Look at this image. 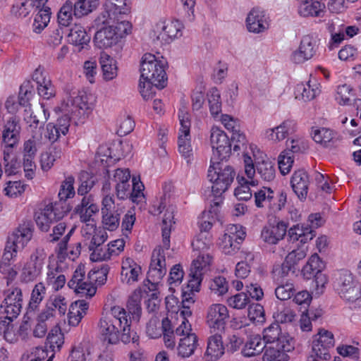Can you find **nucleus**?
<instances>
[{"mask_svg":"<svg viewBox=\"0 0 361 361\" xmlns=\"http://www.w3.org/2000/svg\"><path fill=\"white\" fill-rule=\"evenodd\" d=\"M142 275V267L133 258L124 257L121 260L120 279L123 283L133 285Z\"/></svg>","mask_w":361,"mask_h":361,"instance_id":"27","label":"nucleus"},{"mask_svg":"<svg viewBox=\"0 0 361 361\" xmlns=\"http://www.w3.org/2000/svg\"><path fill=\"white\" fill-rule=\"evenodd\" d=\"M75 178L72 176H67L62 181L59 192L58 194L61 201H66L68 199L73 198L75 194L74 189Z\"/></svg>","mask_w":361,"mask_h":361,"instance_id":"59","label":"nucleus"},{"mask_svg":"<svg viewBox=\"0 0 361 361\" xmlns=\"http://www.w3.org/2000/svg\"><path fill=\"white\" fill-rule=\"evenodd\" d=\"M207 100L211 115L214 118H218L221 111V101L219 91L214 87L207 93Z\"/></svg>","mask_w":361,"mask_h":361,"instance_id":"55","label":"nucleus"},{"mask_svg":"<svg viewBox=\"0 0 361 361\" xmlns=\"http://www.w3.org/2000/svg\"><path fill=\"white\" fill-rule=\"evenodd\" d=\"M336 290L341 298L355 302L361 298V286L348 271H343L336 281Z\"/></svg>","mask_w":361,"mask_h":361,"instance_id":"14","label":"nucleus"},{"mask_svg":"<svg viewBox=\"0 0 361 361\" xmlns=\"http://www.w3.org/2000/svg\"><path fill=\"white\" fill-rule=\"evenodd\" d=\"M325 8L322 0H300L298 13L302 17H322Z\"/></svg>","mask_w":361,"mask_h":361,"instance_id":"34","label":"nucleus"},{"mask_svg":"<svg viewBox=\"0 0 361 361\" xmlns=\"http://www.w3.org/2000/svg\"><path fill=\"white\" fill-rule=\"evenodd\" d=\"M311 135L314 142L325 147L333 145L336 139L335 132L326 128H313Z\"/></svg>","mask_w":361,"mask_h":361,"instance_id":"41","label":"nucleus"},{"mask_svg":"<svg viewBox=\"0 0 361 361\" xmlns=\"http://www.w3.org/2000/svg\"><path fill=\"white\" fill-rule=\"evenodd\" d=\"M283 336H288L281 334L280 326L278 323H272L263 331V341L266 344L271 345L274 343H279Z\"/></svg>","mask_w":361,"mask_h":361,"instance_id":"56","label":"nucleus"},{"mask_svg":"<svg viewBox=\"0 0 361 361\" xmlns=\"http://www.w3.org/2000/svg\"><path fill=\"white\" fill-rule=\"evenodd\" d=\"M245 24L250 32L259 34L266 32L269 29L270 20L264 10L254 8L248 13Z\"/></svg>","mask_w":361,"mask_h":361,"instance_id":"26","label":"nucleus"},{"mask_svg":"<svg viewBox=\"0 0 361 361\" xmlns=\"http://www.w3.org/2000/svg\"><path fill=\"white\" fill-rule=\"evenodd\" d=\"M74 15V5L71 0H66L57 13V21L59 27H68Z\"/></svg>","mask_w":361,"mask_h":361,"instance_id":"49","label":"nucleus"},{"mask_svg":"<svg viewBox=\"0 0 361 361\" xmlns=\"http://www.w3.org/2000/svg\"><path fill=\"white\" fill-rule=\"evenodd\" d=\"M142 291L140 288L135 289L130 295L127 303L128 313L131 314L133 320L139 321L141 316L140 301Z\"/></svg>","mask_w":361,"mask_h":361,"instance_id":"47","label":"nucleus"},{"mask_svg":"<svg viewBox=\"0 0 361 361\" xmlns=\"http://www.w3.org/2000/svg\"><path fill=\"white\" fill-rule=\"evenodd\" d=\"M123 212V207L117 204V209L114 213H105L102 214L103 230L110 231H115L118 228L120 224V214Z\"/></svg>","mask_w":361,"mask_h":361,"instance_id":"54","label":"nucleus"},{"mask_svg":"<svg viewBox=\"0 0 361 361\" xmlns=\"http://www.w3.org/2000/svg\"><path fill=\"white\" fill-rule=\"evenodd\" d=\"M328 30L331 34L329 48L332 50L337 47L345 39V36L341 25H336L334 23L329 24Z\"/></svg>","mask_w":361,"mask_h":361,"instance_id":"57","label":"nucleus"},{"mask_svg":"<svg viewBox=\"0 0 361 361\" xmlns=\"http://www.w3.org/2000/svg\"><path fill=\"white\" fill-rule=\"evenodd\" d=\"M163 340L165 346L169 349H173L176 346V331L172 329L171 324L168 318L163 319Z\"/></svg>","mask_w":361,"mask_h":361,"instance_id":"61","label":"nucleus"},{"mask_svg":"<svg viewBox=\"0 0 361 361\" xmlns=\"http://www.w3.org/2000/svg\"><path fill=\"white\" fill-rule=\"evenodd\" d=\"M290 183L293 191L300 199L306 197L309 185V177L305 171H296L292 176Z\"/></svg>","mask_w":361,"mask_h":361,"instance_id":"37","label":"nucleus"},{"mask_svg":"<svg viewBox=\"0 0 361 361\" xmlns=\"http://www.w3.org/2000/svg\"><path fill=\"white\" fill-rule=\"evenodd\" d=\"M130 12L128 0H106L96 18L97 25H113Z\"/></svg>","mask_w":361,"mask_h":361,"instance_id":"6","label":"nucleus"},{"mask_svg":"<svg viewBox=\"0 0 361 361\" xmlns=\"http://www.w3.org/2000/svg\"><path fill=\"white\" fill-rule=\"evenodd\" d=\"M166 271L164 249L158 247L152 252L149 269L147 273V281L151 284V287H148L149 290L157 289L158 284L166 275Z\"/></svg>","mask_w":361,"mask_h":361,"instance_id":"15","label":"nucleus"},{"mask_svg":"<svg viewBox=\"0 0 361 361\" xmlns=\"http://www.w3.org/2000/svg\"><path fill=\"white\" fill-rule=\"evenodd\" d=\"M96 103L95 97L84 91L73 92L62 101L60 111L66 115L76 117L87 116Z\"/></svg>","mask_w":361,"mask_h":361,"instance_id":"3","label":"nucleus"},{"mask_svg":"<svg viewBox=\"0 0 361 361\" xmlns=\"http://www.w3.org/2000/svg\"><path fill=\"white\" fill-rule=\"evenodd\" d=\"M69 41L75 46L79 47L80 49L87 45L90 41V37L87 33L85 29L78 24H75L71 29L69 35Z\"/></svg>","mask_w":361,"mask_h":361,"instance_id":"44","label":"nucleus"},{"mask_svg":"<svg viewBox=\"0 0 361 361\" xmlns=\"http://www.w3.org/2000/svg\"><path fill=\"white\" fill-rule=\"evenodd\" d=\"M175 207L170 203L166 196L161 199L157 204H154L150 212L153 215H159L164 213L162 219V238L164 249L168 250L170 247V233L174 224Z\"/></svg>","mask_w":361,"mask_h":361,"instance_id":"7","label":"nucleus"},{"mask_svg":"<svg viewBox=\"0 0 361 361\" xmlns=\"http://www.w3.org/2000/svg\"><path fill=\"white\" fill-rule=\"evenodd\" d=\"M51 8H40L35 15L32 24V30L35 33H40L48 25L51 19Z\"/></svg>","mask_w":361,"mask_h":361,"instance_id":"53","label":"nucleus"},{"mask_svg":"<svg viewBox=\"0 0 361 361\" xmlns=\"http://www.w3.org/2000/svg\"><path fill=\"white\" fill-rule=\"evenodd\" d=\"M33 229L29 222L20 224L8 238V241L20 250H23L31 240Z\"/></svg>","mask_w":361,"mask_h":361,"instance_id":"30","label":"nucleus"},{"mask_svg":"<svg viewBox=\"0 0 361 361\" xmlns=\"http://www.w3.org/2000/svg\"><path fill=\"white\" fill-rule=\"evenodd\" d=\"M23 295L21 289L13 288L10 289L1 305L2 314L5 319L13 321L20 314L22 308Z\"/></svg>","mask_w":361,"mask_h":361,"instance_id":"22","label":"nucleus"},{"mask_svg":"<svg viewBox=\"0 0 361 361\" xmlns=\"http://www.w3.org/2000/svg\"><path fill=\"white\" fill-rule=\"evenodd\" d=\"M68 209L61 203H49L35 214V220L39 230L47 232L51 225L60 219L67 213Z\"/></svg>","mask_w":361,"mask_h":361,"instance_id":"10","label":"nucleus"},{"mask_svg":"<svg viewBox=\"0 0 361 361\" xmlns=\"http://www.w3.org/2000/svg\"><path fill=\"white\" fill-rule=\"evenodd\" d=\"M319 48V39L315 34L302 37L300 45L290 55V61L296 64L303 63L317 55Z\"/></svg>","mask_w":361,"mask_h":361,"instance_id":"18","label":"nucleus"},{"mask_svg":"<svg viewBox=\"0 0 361 361\" xmlns=\"http://www.w3.org/2000/svg\"><path fill=\"white\" fill-rule=\"evenodd\" d=\"M229 319L227 307L221 303H214L207 310L206 322L213 331L223 330Z\"/></svg>","mask_w":361,"mask_h":361,"instance_id":"24","label":"nucleus"},{"mask_svg":"<svg viewBox=\"0 0 361 361\" xmlns=\"http://www.w3.org/2000/svg\"><path fill=\"white\" fill-rule=\"evenodd\" d=\"M99 210V206L94 203L91 196H88L82 199L80 203L75 207L74 212L79 215L80 221L84 222L85 225L94 224L97 226L95 221L92 219V216Z\"/></svg>","mask_w":361,"mask_h":361,"instance_id":"31","label":"nucleus"},{"mask_svg":"<svg viewBox=\"0 0 361 361\" xmlns=\"http://www.w3.org/2000/svg\"><path fill=\"white\" fill-rule=\"evenodd\" d=\"M353 95V88L350 85H338L336 90L335 99L340 105H348Z\"/></svg>","mask_w":361,"mask_h":361,"instance_id":"64","label":"nucleus"},{"mask_svg":"<svg viewBox=\"0 0 361 361\" xmlns=\"http://www.w3.org/2000/svg\"><path fill=\"white\" fill-rule=\"evenodd\" d=\"M178 118L180 125L178 137V151L187 159V162H189L192 157L190 114L185 109H180L178 111Z\"/></svg>","mask_w":361,"mask_h":361,"instance_id":"13","label":"nucleus"},{"mask_svg":"<svg viewBox=\"0 0 361 361\" xmlns=\"http://www.w3.org/2000/svg\"><path fill=\"white\" fill-rule=\"evenodd\" d=\"M256 169L253 160L248 157L245 158L244 176L238 175L237 181L238 186L235 189V196L240 200H248L251 198L252 192L250 186H257L259 183L255 178Z\"/></svg>","mask_w":361,"mask_h":361,"instance_id":"8","label":"nucleus"},{"mask_svg":"<svg viewBox=\"0 0 361 361\" xmlns=\"http://www.w3.org/2000/svg\"><path fill=\"white\" fill-rule=\"evenodd\" d=\"M184 277V271L180 264L173 266L169 272L168 279L169 290L171 293L175 292V288L178 287Z\"/></svg>","mask_w":361,"mask_h":361,"instance_id":"60","label":"nucleus"},{"mask_svg":"<svg viewBox=\"0 0 361 361\" xmlns=\"http://www.w3.org/2000/svg\"><path fill=\"white\" fill-rule=\"evenodd\" d=\"M32 80L37 83L38 94L44 99H49L56 95V88L50 77L40 67L35 69Z\"/></svg>","mask_w":361,"mask_h":361,"instance_id":"28","label":"nucleus"},{"mask_svg":"<svg viewBox=\"0 0 361 361\" xmlns=\"http://www.w3.org/2000/svg\"><path fill=\"white\" fill-rule=\"evenodd\" d=\"M74 228L68 232L65 236L64 240L59 245V252L58 254V261L56 264H49L47 272L46 283L47 286L51 287L54 291H58L62 288L66 282L65 275L63 274L61 266L62 259L63 258V251L66 250V243L70 236L73 232Z\"/></svg>","mask_w":361,"mask_h":361,"instance_id":"9","label":"nucleus"},{"mask_svg":"<svg viewBox=\"0 0 361 361\" xmlns=\"http://www.w3.org/2000/svg\"><path fill=\"white\" fill-rule=\"evenodd\" d=\"M166 61L150 53H145L140 61V78L154 82L158 88H163L166 82Z\"/></svg>","mask_w":361,"mask_h":361,"instance_id":"4","label":"nucleus"},{"mask_svg":"<svg viewBox=\"0 0 361 361\" xmlns=\"http://www.w3.org/2000/svg\"><path fill=\"white\" fill-rule=\"evenodd\" d=\"M307 253V248L305 247H298L293 250L288 254L285 262L283 264V269L288 268L292 269L294 265L297 264L300 260L304 259Z\"/></svg>","mask_w":361,"mask_h":361,"instance_id":"58","label":"nucleus"},{"mask_svg":"<svg viewBox=\"0 0 361 361\" xmlns=\"http://www.w3.org/2000/svg\"><path fill=\"white\" fill-rule=\"evenodd\" d=\"M265 348V343L259 335L250 336L242 350L245 357H253L259 355Z\"/></svg>","mask_w":361,"mask_h":361,"instance_id":"42","label":"nucleus"},{"mask_svg":"<svg viewBox=\"0 0 361 361\" xmlns=\"http://www.w3.org/2000/svg\"><path fill=\"white\" fill-rule=\"evenodd\" d=\"M119 40L114 31V26L106 25L96 32L93 41L97 48L107 49L116 45Z\"/></svg>","mask_w":361,"mask_h":361,"instance_id":"33","label":"nucleus"},{"mask_svg":"<svg viewBox=\"0 0 361 361\" xmlns=\"http://www.w3.org/2000/svg\"><path fill=\"white\" fill-rule=\"evenodd\" d=\"M319 93V85L315 80L297 85L295 91V98L304 101L312 100Z\"/></svg>","mask_w":361,"mask_h":361,"instance_id":"39","label":"nucleus"},{"mask_svg":"<svg viewBox=\"0 0 361 361\" xmlns=\"http://www.w3.org/2000/svg\"><path fill=\"white\" fill-rule=\"evenodd\" d=\"M74 5V15L77 18L87 16L99 6V0H77Z\"/></svg>","mask_w":361,"mask_h":361,"instance_id":"52","label":"nucleus"},{"mask_svg":"<svg viewBox=\"0 0 361 361\" xmlns=\"http://www.w3.org/2000/svg\"><path fill=\"white\" fill-rule=\"evenodd\" d=\"M130 318L126 310L120 306H114L103 314L98 324V331L102 340L109 344H116L121 340L130 343Z\"/></svg>","mask_w":361,"mask_h":361,"instance_id":"1","label":"nucleus"},{"mask_svg":"<svg viewBox=\"0 0 361 361\" xmlns=\"http://www.w3.org/2000/svg\"><path fill=\"white\" fill-rule=\"evenodd\" d=\"M245 237V232L242 226L230 224L219 238V249L226 255H233L239 249V244Z\"/></svg>","mask_w":361,"mask_h":361,"instance_id":"19","label":"nucleus"},{"mask_svg":"<svg viewBox=\"0 0 361 361\" xmlns=\"http://www.w3.org/2000/svg\"><path fill=\"white\" fill-rule=\"evenodd\" d=\"M212 263V257L209 252L198 254L192 260L188 285L191 291L200 290L204 275L209 270Z\"/></svg>","mask_w":361,"mask_h":361,"instance_id":"11","label":"nucleus"},{"mask_svg":"<svg viewBox=\"0 0 361 361\" xmlns=\"http://www.w3.org/2000/svg\"><path fill=\"white\" fill-rule=\"evenodd\" d=\"M242 259L236 264L235 274L238 278L245 279L250 273L251 264L254 261L255 255L250 252H243Z\"/></svg>","mask_w":361,"mask_h":361,"instance_id":"51","label":"nucleus"},{"mask_svg":"<svg viewBox=\"0 0 361 361\" xmlns=\"http://www.w3.org/2000/svg\"><path fill=\"white\" fill-rule=\"evenodd\" d=\"M163 320L160 322L156 317H152L147 324L146 334L150 338H158L163 333Z\"/></svg>","mask_w":361,"mask_h":361,"instance_id":"63","label":"nucleus"},{"mask_svg":"<svg viewBox=\"0 0 361 361\" xmlns=\"http://www.w3.org/2000/svg\"><path fill=\"white\" fill-rule=\"evenodd\" d=\"M287 228L288 224L283 221H279L276 224H269L262 229V238L269 244H276L283 238Z\"/></svg>","mask_w":361,"mask_h":361,"instance_id":"32","label":"nucleus"},{"mask_svg":"<svg viewBox=\"0 0 361 361\" xmlns=\"http://www.w3.org/2000/svg\"><path fill=\"white\" fill-rule=\"evenodd\" d=\"M209 140L213 153L219 159L222 160L229 156L231 150V141L219 127L213 126L211 128Z\"/></svg>","mask_w":361,"mask_h":361,"instance_id":"21","label":"nucleus"},{"mask_svg":"<svg viewBox=\"0 0 361 361\" xmlns=\"http://www.w3.org/2000/svg\"><path fill=\"white\" fill-rule=\"evenodd\" d=\"M47 253L43 247H37L25 263L20 274L23 281L29 283L37 279L42 274Z\"/></svg>","mask_w":361,"mask_h":361,"instance_id":"16","label":"nucleus"},{"mask_svg":"<svg viewBox=\"0 0 361 361\" xmlns=\"http://www.w3.org/2000/svg\"><path fill=\"white\" fill-rule=\"evenodd\" d=\"M184 25L177 19L161 20L154 28L156 39L162 43L169 44L183 35Z\"/></svg>","mask_w":361,"mask_h":361,"instance_id":"17","label":"nucleus"},{"mask_svg":"<svg viewBox=\"0 0 361 361\" xmlns=\"http://www.w3.org/2000/svg\"><path fill=\"white\" fill-rule=\"evenodd\" d=\"M99 63L102 68V77L104 80L110 81L117 77V62L113 57L106 52L102 51L99 56Z\"/></svg>","mask_w":361,"mask_h":361,"instance_id":"38","label":"nucleus"},{"mask_svg":"<svg viewBox=\"0 0 361 361\" xmlns=\"http://www.w3.org/2000/svg\"><path fill=\"white\" fill-rule=\"evenodd\" d=\"M274 192L268 187H263L255 192V203L258 208H269L273 204Z\"/></svg>","mask_w":361,"mask_h":361,"instance_id":"50","label":"nucleus"},{"mask_svg":"<svg viewBox=\"0 0 361 361\" xmlns=\"http://www.w3.org/2000/svg\"><path fill=\"white\" fill-rule=\"evenodd\" d=\"M231 145H233V150L237 152L242 150L243 152V163L245 164V157H250L252 160L251 152L249 149L250 145L252 143L248 144L247 138L243 133L240 130L232 133L231 135Z\"/></svg>","mask_w":361,"mask_h":361,"instance_id":"46","label":"nucleus"},{"mask_svg":"<svg viewBox=\"0 0 361 361\" xmlns=\"http://www.w3.org/2000/svg\"><path fill=\"white\" fill-rule=\"evenodd\" d=\"M46 294L45 286L43 283H37L32 291L29 307L32 310L37 308L39 305L43 300Z\"/></svg>","mask_w":361,"mask_h":361,"instance_id":"62","label":"nucleus"},{"mask_svg":"<svg viewBox=\"0 0 361 361\" xmlns=\"http://www.w3.org/2000/svg\"><path fill=\"white\" fill-rule=\"evenodd\" d=\"M296 129V123L293 120L288 119L283 121L277 126L267 129L264 135L268 140L274 143H278L294 133Z\"/></svg>","mask_w":361,"mask_h":361,"instance_id":"29","label":"nucleus"},{"mask_svg":"<svg viewBox=\"0 0 361 361\" xmlns=\"http://www.w3.org/2000/svg\"><path fill=\"white\" fill-rule=\"evenodd\" d=\"M255 162L257 173L265 181H271L275 178L274 163L255 145L249 147Z\"/></svg>","mask_w":361,"mask_h":361,"instance_id":"23","label":"nucleus"},{"mask_svg":"<svg viewBox=\"0 0 361 361\" xmlns=\"http://www.w3.org/2000/svg\"><path fill=\"white\" fill-rule=\"evenodd\" d=\"M70 121L67 118L57 120L56 124L49 123L46 126L45 137L51 142L57 141L61 135H65L69 129Z\"/></svg>","mask_w":361,"mask_h":361,"instance_id":"36","label":"nucleus"},{"mask_svg":"<svg viewBox=\"0 0 361 361\" xmlns=\"http://www.w3.org/2000/svg\"><path fill=\"white\" fill-rule=\"evenodd\" d=\"M176 335L178 338L177 352L182 357H189L194 354L198 346V338L193 332L191 324L183 323V326H177Z\"/></svg>","mask_w":361,"mask_h":361,"instance_id":"12","label":"nucleus"},{"mask_svg":"<svg viewBox=\"0 0 361 361\" xmlns=\"http://www.w3.org/2000/svg\"><path fill=\"white\" fill-rule=\"evenodd\" d=\"M334 344V334L328 330L320 329L312 337V350L317 357L327 360L331 357L329 350Z\"/></svg>","mask_w":361,"mask_h":361,"instance_id":"20","label":"nucleus"},{"mask_svg":"<svg viewBox=\"0 0 361 361\" xmlns=\"http://www.w3.org/2000/svg\"><path fill=\"white\" fill-rule=\"evenodd\" d=\"M83 240L91 251L90 259L92 262L111 260L107 247H100L108 238L106 231L97 227L94 224L83 225L81 228Z\"/></svg>","mask_w":361,"mask_h":361,"instance_id":"2","label":"nucleus"},{"mask_svg":"<svg viewBox=\"0 0 361 361\" xmlns=\"http://www.w3.org/2000/svg\"><path fill=\"white\" fill-rule=\"evenodd\" d=\"M88 303L85 300H78L72 303L69 308L68 322L72 326L78 325L86 314Z\"/></svg>","mask_w":361,"mask_h":361,"instance_id":"43","label":"nucleus"},{"mask_svg":"<svg viewBox=\"0 0 361 361\" xmlns=\"http://www.w3.org/2000/svg\"><path fill=\"white\" fill-rule=\"evenodd\" d=\"M288 235L291 240L300 241L301 243H306L314 236L312 228L304 224H297L290 228Z\"/></svg>","mask_w":361,"mask_h":361,"instance_id":"40","label":"nucleus"},{"mask_svg":"<svg viewBox=\"0 0 361 361\" xmlns=\"http://www.w3.org/2000/svg\"><path fill=\"white\" fill-rule=\"evenodd\" d=\"M19 133V126L14 121H8L3 132L2 137L6 147L4 149L11 150L12 147L16 144L18 141V136Z\"/></svg>","mask_w":361,"mask_h":361,"instance_id":"45","label":"nucleus"},{"mask_svg":"<svg viewBox=\"0 0 361 361\" xmlns=\"http://www.w3.org/2000/svg\"><path fill=\"white\" fill-rule=\"evenodd\" d=\"M235 171L228 165L220 162L213 163L208 169L207 177L212 183V192L216 197H219L225 192L233 181Z\"/></svg>","mask_w":361,"mask_h":361,"instance_id":"5","label":"nucleus"},{"mask_svg":"<svg viewBox=\"0 0 361 361\" xmlns=\"http://www.w3.org/2000/svg\"><path fill=\"white\" fill-rule=\"evenodd\" d=\"M224 353L222 337L219 334L210 336L207 340V347L204 353L206 361H216Z\"/></svg>","mask_w":361,"mask_h":361,"instance_id":"35","label":"nucleus"},{"mask_svg":"<svg viewBox=\"0 0 361 361\" xmlns=\"http://www.w3.org/2000/svg\"><path fill=\"white\" fill-rule=\"evenodd\" d=\"M63 152L61 147H53L49 151L41 154L40 165L44 171H49L54 164V162L61 159Z\"/></svg>","mask_w":361,"mask_h":361,"instance_id":"48","label":"nucleus"},{"mask_svg":"<svg viewBox=\"0 0 361 361\" xmlns=\"http://www.w3.org/2000/svg\"><path fill=\"white\" fill-rule=\"evenodd\" d=\"M293 348L292 339L289 336H283L279 343H274L267 347L264 359L266 361H287V353Z\"/></svg>","mask_w":361,"mask_h":361,"instance_id":"25","label":"nucleus"}]
</instances>
